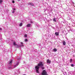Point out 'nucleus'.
<instances>
[{
    "mask_svg": "<svg viewBox=\"0 0 75 75\" xmlns=\"http://www.w3.org/2000/svg\"><path fill=\"white\" fill-rule=\"evenodd\" d=\"M3 2V1L1 0H0V4H1V3Z\"/></svg>",
    "mask_w": 75,
    "mask_h": 75,
    "instance_id": "6ab92c4d",
    "label": "nucleus"
},
{
    "mask_svg": "<svg viewBox=\"0 0 75 75\" xmlns=\"http://www.w3.org/2000/svg\"><path fill=\"white\" fill-rule=\"evenodd\" d=\"M31 26V24H28L27 25V27H30Z\"/></svg>",
    "mask_w": 75,
    "mask_h": 75,
    "instance_id": "f8f14e48",
    "label": "nucleus"
},
{
    "mask_svg": "<svg viewBox=\"0 0 75 75\" xmlns=\"http://www.w3.org/2000/svg\"><path fill=\"white\" fill-rule=\"evenodd\" d=\"M18 0V1H20V0Z\"/></svg>",
    "mask_w": 75,
    "mask_h": 75,
    "instance_id": "c756f323",
    "label": "nucleus"
},
{
    "mask_svg": "<svg viewBox=\"0 0 75 75\" xmlns=\"http://www.w3.org/2000/svg\"><path fill=\"white\" fill-rule=\"evenodd\" d=\"M17 60L18 61H20V58H18Z\"/></svg>",
    "mask_w": 75,
    "mask_h": 75,
    "instance_id": "aec40b11",
    "label": "nucleus"
},
{
    "mask_svg": "<svg viewBox=\"0 0 75 75\" xmlns=\"http://www.w3.org/2000/svg\"><path fill=\"white\" fill-rule=\"evenodd\" d=\"M15 11H12V13H14Z\"/></svg>",
    "mask_w": 75,
    "mask_h": 75,
    "instance_id": "a878e982",
    "label": "nucleus"
},
{
    "mask_svg": "<svg viewBox=\"0 0 75 75\" xmlns=\"http://www.w3.org/2000/svg\"><path fill=\"white\" fill-rule=\"evenodd\" d=\"M24 37H27V35H24Z\"/></svg>",
    "mask_w": 75,
    "mask_h": 75,
    "instance_id": "4be33fe9",
    "label": "nucleus"
},
{
    "mask_svg": "<svg viewBox=\"0 0 75 75\" xmlns=\"http://www.w3.org/2000/svg\"><path fill=\"white\" fill-rule=\"evenodd\" d=\"M73 4H74V2H73Z\"/></svg>",
    "mask_w": 75,
    "mask_h": 75,
    "instance_id": "7c9ffc66",
    "label": "nucleus"
},
{
    "mask_svg": "<svg viewBox=\"0 0 75 75\" xmlns=\"http://www.w3.org/2000/svg\"><path fill=\"white\" fill-rule=\"evenodd\" d=\"M63 44L64 45H66V42H65V41H64L62 42Z\"/></svg>",
    "mask_w": 75,
    "mask_h": 75,
    "instance_id": "9d476101",
    "label": "nucleus"
},
{
    "mask_svg": "<svg viewBox=\"0 0 75 75\" xmlns=\"http://www.w3.org/2000/svg\"><path fill=\"white\" fill-rule=\"evenodd\" d=\"M16 10V9L15 8H14L13 9V10Z\"/></svg>",
    "mask_w": 75,
    "mask_h": 75,
    "instance_id": "c85d7f7f",
    "label": "nucleus"
},
{
    "mask_svg": "<svg viewBox=\"0 0 75 75\" xmlns=\"http://www.w3.org/2000/svg\"><path fill=\"white\" fill-rule=\"evenodd\" d=\"M41 75H47V72L45 70H44L42 71V72L41 73Z\"/></svg>",
    "mask_w": 75,
    "mask_h": 75,
    "instance_id": "f03ea898",
    "label": "nucleus"
},
{
    "mask_svg": "<svg viewBox=\"0 0 75 75\" xmlns=\"http://www.w3.org/2000/svg\"><path fill=\"white\" fill-rule=\"evenodd\" d=\"M13 45L15 46L16 47H17V48H18V45H17V44H16V42H13Z\"/></svg>",
    "mask_w": 75,
    "mask_h": 75,
    "instance_id": "20e7f679",
    "label": "nucleus"
},
{
    "mask_svg": "<svg viewBox=\"0 0 75 75\" xmlns=\"http://www.w3.org/2000/svg\"><path fill=\"white\" fill-rule=\"evenodd\" d=\"M53 51L55 52H56V51H57V49H53Z\"/></svg>",
    "mask_w": 75,
    "mask_h": 75,
    "instance_id": "2eb2a0df",
    "label": "nucleus"
},
{
    "mask_svg": "<svg viewBox=\"0 0 75 75\" xmlns=\"http://www.w3.org/2000/svg\"><path fill=\"white\" fill-rule=\"evenodd\" d=\"M47 62L48 64H50V63H51V61H50L49 59L47 60Z\"/></svg>",
    "mask_w": 75,
    "mask_h": 75,
    "instance_id": "423d86ee",
    "label": "nucleus"
},
{
    "mask_svg": "<svg viewBox=\"0 0 75 75\" xmlns=\"http://www.w3.org/2000/svg\"><path fill=\"white\" fill-rule=\"evenodd\" d=\"M8 69H11V67H8Z\"/></svg>",
    "mask_w": 75,
    "mask_h": 75,
    "instance_id": "b1692460",
    "label": "nucleus"
},
{
    "mask_svg": "<svg viewBox=\"0 0 75 75\" xmlns=\"http://www.w3.org/2000/svg\"><path fill=\"white\" fill-rule=\"evenodd\" d=\"M40 68V67L38 65L36 66L35 67V69H36V72L37 73H39V69Z\"/></svg>",
    "mask_w": 75,
    "mask_h": 75,
    "instance_id": "f257e3e1",
    "label": "nucleus"
},
{
    "mask_svg": "<svg viewBox=\"0 0 75 75\" xmlns=\"http://www.w3.org/2000/svg\"><path fill=\"white\" fill-rule=\"evenodd\" d=\"M74 56H75V55H74L73 56L74 57Z\"/></svg>",
    "mask_w": 75,
    "mask_h": 75,
    "instance_id": "2f4dec72",
    "label": "nucleus"
},
{
    "mask_svg": "<svg viewBox=\"0 0 75 75\" xmlns=\"http://www.w3.org/2000/svg\"><path fill=\"white\" fill-rule=\"evenodd\" d=\"M55 34L56 36H58L59 35V33L58 32H55Z\"/></svg>",
    "mask_w": 75,
    "mask_h": 75,
    "instance_id": "6e6552de",
    "label": "nucleus"
},
{
    "mask_svg": "<svg viewBox=\"0 0 75 75\" xmlns=\"http://www.w3.org/2000/svg\"><path fill=\"white\" fill-rule=\"evenodd\" d=\"M22 25H23V23H21L19 24V26L20 27H21V26H22Z\"/></svg>",
    "mask_w": 75,
    "mask_h": 75,
    "instance_id": "4468645a",
    "label": "nucleus"
},
{
    "mask_svg": "<svg viewBox=\"0 0 75 75\" xmlns=\"http://www.w3.org/2000/svg\"><path fill=\"white\" fill-rule=\"evenodd\" d=\"M20 47H24V45H23V43L22 42H21V45H20Z\"/></svg>",
    "mask_w": 75,
    "mask_h": 75,
    "instance_id": "1a4fd4ad",
    "label": "nucleus"
},
{
    "mask_svg": "<svg viewBox=\"0 0 75 75\" xmlns=\"http://www.w3.org/2000/svg\"><path fill=\"white\" fill-rule=\"evenodd\" d=\"M19 63L17 62L16 63V65H15L14 66V67L16 68V67H17L18 65V64Z\"/></svg>",
    "mask_w": 75,
    "mask_h": 75,
    "instance_id": "0eeeda50",
    "label": "nucleus"
},
{
    "mask_svg": "<svg viewBox=\"0 0 75 75\" xmlns=\"http://www.w3.org/2000/svg\"><path fill=\"white\" fill-rule=\"evenodd\" d=\"M42 69H44V68L42 67Z\"/></svg>",
    "mask_w": 75,
    "mask_h": 75,
    "instance_id": "bb28decb",
    "label": "nucleus"
},
{
    "mask_svg": "<svg viewBox=\"0 0 75 75\" xmlns=\"http://www.w3.org/2000/svg\"><path fill=\"white\" fill-rule=\"evenodd\" d=\"M25 42H27V41H28V40L27 39H25Z\"/></svg>",
    "mask_w": 75,
    "mask_h": 75,
    "instance_id": "a211bd4d",
    "label": "nucleus"
},
{
    "mask_svg": "<svg viewBox=\"0 0 75 75\" xmlns=\"http://www.w3.org/2000/svg\"><path fill=\"white\" fill-rule=\"evenodd\" d=\"M38 65L39 67H43L44 65H43V64H42V62H40Z\"/></svg>",
    "mask_w": 75,
    "mask_h": 75,
    "instance_id": "7ed1b4c3",
    "label": "nucleus"
},
{
    "mask_svg": "<svg viewBox=\"0 0 75 75\" xmlns=\"http://www.w3.org/2000/svg\"><path fill=\"white\" fill-rule=\"evenodd\" d=\"M12 3H15L14 1H12Z\"/></svg>",
    "mask_w": 75,
    "mask_h": 75,
    "instance_id": "393cba45",
    "label": "nucleus"
},
{
    "mask_svg": "<svg viewBox=\"0 0 75 75\" xmlns=\"http://www.w3.org/2000/svg\"><path fill=\"white\" fill-rule=\"evenodd\" d=\"M30 23L31 24H33V23H34V22L32 20H31L30 21Z\"/></svg>",
    "mask_w": 75,
    "mask_h": 75,
    "instance_id": "ddd939ff",
    "label": "nucleus"
},
{
    "mask_svg": "<svg viewBox=\"0 0 75 75\" xmlns=\"http://www.w3.org/2000/svg\"><path fill=\"white\" fill-rule=\"evenodd\" d=\"M53 21H55V22H56L57 21H56V19L55 18H54L53 19Z\"/></svg>",
    "mask_w": 75,
    "mask_h": 75,
    "instance_id": "dca6fc26",
    "label": "nucleus"
},
{
    "mask_svg": "<svg viewBox=\"0 0 75 75\" xmlns=\"http://www.w3.org/2000/svg\"><path fill=\"white\" fill-rule=\"evenodd\" d=\"M28 5H31V6H34V4L33 3H28Z\"/></svg>",
    "mask_w": 75,
    "mask_h": 75,
    "instance_id": "39448f33",
    "label": "nucleus"
},
{
    "mask_svg": "<svg viewBox=\"0 0 75 75\" xmlns=\"http://www.w3.org/2000/svg\"><path fill=\"white\" fill-rule=\"evenodd\" d=\"M70 65L71 67H74V64H71Z\"/></svg>",
    "mask_w": 75,
    "mask_h": 75,
    "instance_id": "f3484780",
    "label": "nucleus"
},
{
    "mask_svg": "<svg viewBox=\"0 0 75 75\" xmlns=\"http://www.w3.org/2000/svg\"><path fill=\"white\" fill-rule=\"evenodd\" d=\"M12 61H13L12 60H11L8 63L9 64H10V65H11V64H12Z\"/></svg>",
    "mask_w": 75,
    "mask_h": 75,
    "instance_id": "9b49d317",
    "label": "nucleus"
},
{
    "mask_svg": "<svg viewBox=\"0 0 75 75\" xmlns=\"http://www.w3.org/2000/svg\"><path fill=\"white\" fill-rule=\"evenodd\" d=\"M72 61V59H71L70 60V62H71Z\"/></svg>",
    "mask_w": 75,
    "mask_h": 75,
    "instance_id": "412c9836",
    "label": "nucleus"
},
{
    "mask_svg": "<svg viewBox=\"0 0 75 75\" xmlns=\"http://www.w3.org/2000/svg\"><path fill=\"white\" fill-rule=\"evenodd\" d=\"M2 30V29L1 28H0V30Z\"/></svg>",
    "mask_w": 75,
    "mask_h": 75,
    "instance_id": "cd10ccee",
    "label": "nucleus"
},
{
    "mask_svg": "<svg viewBox=\"0 0 75 75\" xmlns=\"http://www.w3.org/2000/svg\"><path fill=\"white\" fill-rule=\"evenodd\" d=\"M35 27H36L38 28V26L36 25H35Z\"/></svg>",
    "mask_w": 75,
    "mask_h": 75,
    "instance_id": "5701e85b",
    "label": "nucleus"
}]
</instances>
